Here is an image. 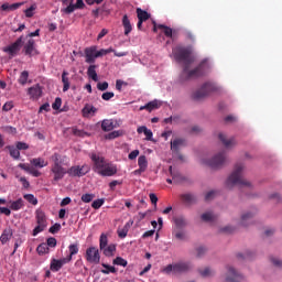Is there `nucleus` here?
Returning <instances> with one entry per match:
<instances>
[{
  "label": "nucleus",
  "instance_id": "37998d69",
  "mask_svg": "<svg viewBox=\"0 0 282 282\" xmlns=\"http://www.w3.org/2000/svg\"><path fill=\"white\" fill-rule=\"evenodd\" d=\"M200 218L206 223H213L217 219V216H215L213 213H205L200 216Z\"/></svg>",
  "mask_w": 282,
  "mask_h": 282
},
{
  "label": "nucleus",
  "instance_id": "412c9836",
  "mask_svg": "<svg viewBox=\"0 0 282 282\" xmlns=\"http://www.w3.org/2000/svg\"><path fill=\"white\" fill-rule=\"evenodd\" d=\"M253 217H254V214L251 213V212H248V213H246V214H243V215L241 216V221H240V224H241L245 228H247V226H249V225L252 223Z\"/></svg>",
  "mask_w": 282,
  "mask_h": 282
},
{
  "label": "nucleus",
  "instance_id": "f3484780",
  "mask_svg": "<svg viewBox=\"0 0 282 282\" xmlns=\"http://www.w3.org/2000/svg\"><path fill=\"white\" fill-rule=\"evenodd\" d=\"M153 32H158V29L163 30V33L166 37H171L173 39V29H171L170 26H166L164 24H156V22H153Z\"/></svg>",
  "mask_w": 282,
  "mask_h": 282
},
{
  "label": "nucleus",
  "instance_id": "bb28decb",
  "mask_svg": "<svg viewBox=\"0 0 282 282\" xmlns=\"http://www.w3.org/2000/svg\"><path fill=\"white\" fill-rule=\"evenodd\" d=\"M130 228H131V224L126 223L121 229H118L117 235H118L119 239H126V237H128V232H129Z\"/></svg>",
  "mask_w": 282,
  "mask_h": 282
},
{
  "label": "nucleus",
  "instance_id": "e2e57ef3",
  "mask_svg": "<svg viewBox=\"0 0 282 282\" xmlns=\"http://www.w3.org/2000/svg\"><path fill=\"white\" fill-rule=\"evenodd\" d=\"M95 198L94 194H85L82 196V200L84 203H90Z\"/></svg>",
  "mask_w": 282,
  "mask_h": 282
},
{
  "label": "nucleus",
  "instance_id": "c85d7f7f",
  "mask_svg": "<svg viewBox=\"0 0 282 282\" xmlns=\"http://www.w3.org/2000/svg\"><path fill=\"white\" fill-rule=\"evenodd\" d=\"M101 251H104V256L106 258L113 257V253L117 251V246L113 243H110L107 247H105L104 249H101Z\"/></svg>",
  "mask_w": 282,
  "mask_h": 282
},
{
  "label": "nucleus",
  "instance_id": "6e6552de",
  "mask_svg": "<svg viewBox=\"0 0 282 282\" xmlns=\"http://www.w3.org/2000/svg\"><path fill=\"white\" fill-rule=\"evenodd\" d=\"M85 258L87 262L90 264H95V265L99 264L100 263L99 249L97 247H88V249L86 250Z\"/></svg>",
  "mask_w": 282,
  "mask_h": 282
},
{
  "label": "nucleus",
  "instance_id": "4be33fe9",
  "mask_svg": "<svg viewBox=\"0 0 282 282\" xmlns=\"http://www.w3.org/2000/svg\"><path fill=\"white\" fill-rule=\"evenodd\" d=\"M21 6H23V2L13 3V4L3 3V4L0 7V10H1V11H4V12L17 11L19 8H21Z\"/></svg>",
  "mask_w": 282,
  "mask_h": 282
},
{
  "label": "nucleus",
  "instance_id": "2f4dec72",
  "mask_svg": "<svg viewBox=\"0 0 282 282\" xmlns=\"http://www.w3.org/2000/svg\"><path fill=\"white\" fill-rule=\"evenodd\" d=\"M96 69H97L96 65H90L88 66V70H87L88 78H90L95 83L98 82V74Z\"/></svg>",
  "mask_w": 282,
  "mask_h": 282
},
{
  "label": "nucleus",
  "instance_id": "a878e982",
  "mask_svg": "<svg viewBox=\"0 0 282 282\" xmlns=\"http://www.w3.org/2000/svg\"><path fill=\"white\" fill-rule=\"evenodd\" d=\"M113 129L115 123L112 119H104V121H101V130H104L105 132L112 131Z\"/></svg>",
  "mask_w": 282,
  "mask_h": 282
},
{
  "label": "nucleus",
  "instance_id": "052dcab7",
  "mask_svg": "<svg viewBox=\"0 0 282 282\" xmlns=\"http://www.w3.org/2000/svg\"><path fill=\"white\" fill-rule=\"evenodd\" d=\"M104 204H105V199L101 198V199L95 200V202L91 204V206H93V208H95V209H99Z\"/></svg>",
  "mask_w": 282,
  "mask_h": 282
},
{
  "label": "nucleus",
  "instance_id": "49530a36",
  "mask_svg": "<svg viewBox=\"0 0 282 282\" xmlns=\"http://www.w3.org/2000/svg\"><path fill=\"white\" fill-rule=\"evenodd\" d=\"M174 223L176 225V228H184L186 226V219L184 217L174 218Z\"/></svg>",
  "mask_w": 282,
  "mask_h": 282
},
{
  "label": "nucleus",
  "instance_id": "bf43d9fd",
  "mask_svg": "<svg viewBox=\"0 0 282 282\" xmlns=\"http://www.w3.org/2000/svg\"><path fill=\"white\" fill-rule=\"evenodd\" d=\"M108 88H109L108 82L97 84V89H99V91H106Z\"/></svg>",
  "mask_w": 282,
  "mask_h": 282
},
{
  "label": "nucleus",
  "instance_id": "4468645a",
  "mask_svg": "<svg viewBox=\"0 0 282 282\" xmlns=\"http://www.w3.org/2000/svg\"><path fill=\"white\" fill-rule=\"evenodd\" d=\"M86 63L93 64L96 63V46L87 47L85 50Z\"/></svg>",
  "mask_w": 282,
  "mask_h": 282
},
{
  "label": "nucleus",
  "instance_id": "cd10ccee",
  "mask_svg": "<svg viewBox=\"0 0 282 282\" xmlns=\"http://www.w3.org/2000/svg\"><path fill=\"white\" fill-rule=\"evenodd\" d=\"M68 72L64 70L62 74V83H63V93H67L70 88V83H69V78H68Z\"/></svg>",
  "mask_w": 282,
  "mask_h": 282
},
{
  "label": "nucleus",
  "instance_id": "4c0bfd02",
  "mask_svg": "<svg viewBox=\"0 0 282 282\" xmlns=\"http://www.w3.org/2000/svg\"><path fill=\"white\" fill-rule=\"evenodd\" d=\"M112 264L117 265V267L127 268L128 267V261L126 259H123L122 257H116L112 260Z\"/></svg>",
  "mask_w": 282,
  "mask_h": 282
},
{
  "label": "nucleus",
  "instance_id": "338daca9",
  "mask_svg": "<svg viewBox=\"0 0 282 282\" xmlns=\"http://www.w3.org/2000/svg\"><path fill=\"white\" fill-rule=\"evenodd\" d=\"M18 167H20L21 170H23V171H25L26 173L31 174L32 167H30L29 164L20 163V164L18 165Z\"/></svg>",
  "mask_w": 282,
  "mask_h": 282
},
{
  "label": "nucleus",
  "instance_id": "e433bc0d",
  "mask_svg": "<svg viewBox=\"0 0 282 282\" xmlns=\"http://www.w3.org/2000/svg\"><path fill=\"white\" fill-rule=\"evenodd\" d=\"M36 223L37 225L47 226L46 216L42 210H36Z\"/></svg>",
  "mask_w": 282,
  "mask_h": 282
},
{
  "label": "nucleus",
  "instance_id": "f257e3e1",
  "mask_svg": "<svg viewBox=\"0 0 282 282\" xmlns=\"http://www.w3.org/2000/svg\"><path fill=\"white\" fill-rule=\"evenodd\" d=\"M172 54L177 63H184L183 70L180 75L181 84L197 79L205 75L208 67L206 59L202 61L195 68L191 69V65L193 63V58L191 57V48L176 46L172 50Z\"/></svg>",
  "mask_w": 282,
  "mask_h": 282
},
{
  "label": "nucleus",
  "instance_id": "3c124183",
  "mask_svg": "<svg viewBox=\"0 0 282 282\" xmlns=\"http://www.w3.org/2000/svg\"><path fill=\"white\" fill-rule=\"evenodd\" d=\"M46 226L37 224V226L33 229V237H36V235H40V232H43L45 230Z\"/></svg>",
  "mask_w": 282,
  "mask_h": 282
},
{
  "label": "nucleus",
  "instance_id": "9b49d317",
  "mask_svg": "<svg viewBox=\"0 0 282 282\" xmlns=\"http://www.w3.org/2000/svg\"><path fill=\"white\" fill-rule=\"evenodd\" d=\"M89 166L88 165H84V166H73L67 173L70 176H78L82 177L84 175H86L89 172Z\"/></svg>",
  "mask_w": 282,
  "mask_h": 282
},
{
  "label": "nucleus",
  "instance_id": "423d86ee",
  "mask_svg": "<svg viewBox=\"0 0 282 282\" xmlns=\"http://www.w3.org/2000/svg\"><path fill=\"white\" fill-rule=\"evenodd\" d=\"M204 164L212 169H220L226 163V152H218L209 161H203Z\"/></svg>",
  "mask_w": 282,
  "mask_h": 282
},
{
  "label": "nucleus",
  "instance_id": "13d9d810",
  "mask_svg": "<svg viewBox=\"0 0 282 282\" xmlns=\"http://www.w3.org/2000/svg\"><path fill=\"white\" fill-rule=\"evenodd\" d=\"M62 226L56 223L50 228L48 232H51L52 235H56V232H59Z\"/></svg>",
  "mask_w": 282,
  "mask_h": 282
},
{
  "label": "nucleus",
  "instance_id": "c03bdc74",
  "mask_svg": "<svg viewBox=\"0 0 282 282\" xmlns=\"http://www.w3.org/2000/svg\"><path fill=\"white\" fill-rule=\"evenodd\" d=\"M36 252L40 256H44V254H47L50 252V248L47 247L46 243H41V245L37 246Z\"/></svg>",
  "mask_w": 282,
  "mask_h": 282
},
{
  "label": "nucleus",
  "instance_id": "603ef678",
  "mask_svg": "<svg viewBox=\"0 0 282 282\" xmlns=\"http://www.w3.org/2000/svg\"><path fill=\"white\" fill-rule=\"evenodd\" d=\"M36 4H32L29 9L24 11L26 18H32L34 15L33 11L36 10Z\"/></svg>",
  "mask_w": 282,
  "mask_h": 282
},
{
  "label": "nucleus",
  "instance_id": "393cba45",
  "mask_svg": "<svg viewBox=\"0 0 282 282\" xmlns=\"http://www.w3.org/2000/svg\"><path fill=\"white\" fill-rule=\"evenodd\" d=\"M170 174L172 176V181L174 184H180L182 181H184V176L180 174L178 172L173 171V166L169 167Z\"/></svg>",
  "mask_w": 282,
  "mask_h": 282
},
{
  "label": "nucleus",
  "instance_id": "69168bd1",
  "mask_svg": "<svg viewBox=\"0 0 282 282\" xmlns=\"http://www.w3.org/2000/svg\"><path fill=\"white\" fill-rule=\"evenodd\" d=\"M271 263L275 267V268H282V261L278 258L271 257Z\"/></svg>",
  "mask_w": 282,
  "mask_h": 282
},
{
  "label": "nucleus",
  "instance_id": "b1692460",
  "mask_svg": "<svg viewBox=\"0 0 282 282\" xmlns=\"http://www.w3.org/2000/svg\"><path fill=\"white\" fill-rule=\"evenodd\" d=\"M219 140L227 149H230L231 147L236 145L235 138L227 139L226 134L224 133H219Z\"/></svg>",
  "mask_w": 282,
  "mask_h": 282
},
{
  "label": "nucleus",
  "instance_id": "dca6fc26",
  "mask_svg": "<svg viewBox=\"0 0 282 282\" xmlns=\"http://www.w3.org/2000/svg\"><path fill=\"white\" fill-rule=\"evenodd\" d=\"M14 235V232L12 231V228H6L1 236H0V242L2 246H6L8 243V241H10V239H12V236Z\"/></svg>",
  "mask_w": 282,
  "mask_h": 282
},
{
  "label": "nucleus",
  "instance_id": "864d4df0",
  "mask_svg": "<svg viewBox=\"0 0 282 282\" xmlns=\"http://www.w3.org/2000/svg\"><path fill=\"white\" fill-rule=\"evenodd\" d=\"M23 197H24L25 200H28L32 205H36L37 204V199L32 194H26Z\"/></svg>",
  "mask_w": 282,
  "mask_h": 282
},
{
  "label": "nucleus",
  "instance_id": "ea45409f",
  "mask_svg": "<svg viewBox=\"0 0 282 282\" xmlns=\"http://www.w3.org/2000/svg\"><path fill=\"white\" fill-rule=\"evenodd\" d=\"M108 247V236L106 234H101L99 237V250H105Z\"/></svg>",
  "mask_w": 282,
  "mask_h": 282
},
{
  "label": "nucleus",
  "instance_id": "c9c22d12",
  "mask_svg": "<svg viewBox=\"0 0 282 282\" xmlns=\"http://www.w3.org/2000/svg\"><path fill=\"white\" fill-rule=\"evenodd\" d=\"M138 166H139V169H141V171L145 172L148 170L149 163H148V159H147V156L144 154L139 156V159H138Z\"/></svg>",
  "mask_w": 282,
  "mask_h": 282
},
{
  "label": "nucleus",
  "instance_id": "de8ad7c7",
  "mask_svg": "<svg viewBox=\"0 0 282 282\" xmlns=\"http://www.w3.org/2000/svg\"><path fill=\"white\" fill-rule=\"evenodd\" d=\"M112 98H115V93H112V91H106V93L101 94V99L104 101H110Z\"/></svg>",
  "mask_w": 282,
  "mask_h": 282
},
{
  "label": "nucleus",
  "instance_id": "1a4fd4ad",
  "mask_svg": "<svg viewBox=\"0 0 282 282\" xmlns=\"http://www.w3.org/2000/svg\"><path fill=\"white\" fill-rule=\"evenodd\" d=\"M226 282H243L245 276L240 274L237 270H235L232 267H227V273H226Z\"/></svg>",
  "mask_w": 282,
  "mask_h": 282
},
{
  "label": "nucleus",
  "instance_id": "39448f33",
  "mask_svg": "<svg viewBox=\"0 0 282 282\" xmlns=\"http://www.w3.org/2000/svg\"><path fill=\"white\" fill-rule=\"evenodd\" d=\"M215 91H217V86L215 84L205 83L199 89L192 94V99L194 101H200Z\"/></svg>",
  "mask_w": 282,
  "mask_h": 282
},
{
  "label": "nucleus",
  "instance_id": "a18cd8bd",
  "mask_svg": "<svg viewBox=\"0 0 282 282\" xmlns=\"http://www.w3.org/2000/svg\"><path fill=\"white\" fill-rule=\"evenodd\" d=\"M28 79H29V73L28 70H23L18 79V83L21 85V86H24L26 83H28Z\"/></svg>",
  "mask_w": 282,
  "mask_h": 282
},
{
  "label": "nucleus",
  "instance_id": "aec40b11",
  "mask_svg": "<svg viewBox=\"0 0 282 282\" xmlns=\"http://www.w3.org/2000/svg\"><path fill=\"white\" fill-rule=\"evenodd\" d=\"M181 200L185 205L191 206V205H194L197 202V198H196V196L194 194L186 193V194L181 195Z\"/></svg>",
  "mask_w": 282,
  "mask_h": 282
},
{
  "label": "nucleus",
  "instance_id": "0e129e2a",
  "mask_svg": "<svg viewBox=\"0 0 282 282\" xmlns=\"http://www.w3.org/2000/svg\"><path fill=\"white\" fill-rule=\"evenodd\" d=\"M57 245V240L54 237L47 239L46 246L47 248H55Z\"/></svg>",
  "mask_w": 282,
  "mask_h": 282
},
{
  "label": "nucleus",
  "instance_id": "ddd939ff",
  "mask_svg": "<svg viewBox=\"0 0 282 282\" xmlns=\"http://www.w3.org/2000/svg\"><path fill=\"white\" fill-rule=\"evenodd\" d=\"M52 173L54 174V181L57 182L64 177L66 170L62 165H52Z\"/></svg>",
  "mask_w": 282,
  "mask_h": 282
},
{
  "label": "nucleus",
  "instance_id": "f704fd0d",
  "mask_svg": "<svg viewBox=\"0 0 282 282\" xmlns=\"http://www.w3.org/2000/svg\"><path fill=\"white\" fill-rule=\"evenodd\" d=\"M101 267L104 269H101V273L105 275H109L110 273L116 274L117 273V269L113 265H109L107 263H101Z\"/></svg>",
  "mask_w": 282,
  "mask_h": 282
},
{
  "label": "nucleus",
  "instance_id": "20e7f679",
  "mask_svg": "<svg viewBox=\"0 0 282 282\" xmlns=\"http://www.w3.org/2000/svg\"><path fill=\"white\" fill-rule=\"evenodd\" d=\"M191 270H192L191 262L181 261L173 264H167L166 267L161 269V272L166 275H171L172 273L173 274L188 273Z\"/></svg>",
  "mask_w": 282,
  "mask_h": 282
},
{
  "label": "nucleus",
  "instance_id": "5fc2aeb1",
  "mask_svg": "<svg viewBox=\"0 0 282 282\" xmlns=\"http://www.w3.org/2000/svg\"><path fill=\"white\" fill-rule=\"evenodd\" d=\"M14 108V104L12 101H7L2 106V111L8 112L11 111Z\"/></svg>",
  "mask_w": 282,
  "mask_h": 282
},
{
  "label": "nucleus",
  "instance_id": "a19ab883",
  "mask_svg": "<svg viewBox=\"0 0 282 282\" xmlns=\"http://www.w3.org/2000/svg\"><path fill=\"white\" fill-rule=\"evenodd\" d=\"M24 206V202L22 198H19L18 200L11 202L10 208L12 210H20Z\"/></svg>",
  "mask_w": 282,
  "mask_h": 282
},
{
  "label": "nucleus",
  "instance_id": "c756f323",
  "mask_svg": "<svg viewBox=\"0 0 282 282\" xmlns=\"http://www.w3.org/2000/svg\"><path fill=\"white\" fill-rule=\"evenodd\" d=\"M122 25L124 29V35H129L132 32V25L128 15L122 17Z\"/></svg>",
  "mask_w": 282,
  "mask_h": 282
},
{
  "label": "nucleus",
  "instance_id": "9d476101",
  "mask_svg": "<svg viewBox=\"0 0 282 282\" xmlns=\"http://www.w3.org/2000/svg\"><path fill=\"white\" fill-rule=\"evenodd\" d=\"M23 52L25 55L30 56L39 54L35 47V41L33 39H24L23 40Z\"/></svg>",
  "mask_w": 282,
  "mask_h": 282
},
{
  "label": "nucleus",
  "instance_id": "f03ea898",
  "mask_svg": "<svg viewBox=\"0 0 282 282\" xmlns=\"http://www.w3.org/2000/svg\"><path fill=\"white\" fill-rule=\"evenodd\" d=\"M90 161H93V171L101 176H113L118 170L115 165L108 163L102 154L91 152L89 154Z\"/></svg>",
  "mask_w": 282,
  "mask_h": 282
},
{
  "label": "nucleus",
  "instance_id": "a211bd4d",
  "mask_svg": "<svg viewBox=\"0 0 282 282\" xmlns=\"http://www.w3.org/2000/svg\"><path fill=\"white\" fill-rule=\"evenodd\" d=\"M97 111V108L90 104H86L82 110L84 118H91L96 115Z\"/></svg>",
  "mask_w": 282,
  "mask_h": 282
},
{
  "label": "nucleus",
  "instance_id": "7ed1b4c3",
  "mask_svg": "<svg viewBox=\"0 0 282 282\" xmlns=\"http://www.w3.org/2000/svg\"><path fill=\"white\" fill-rule=\"evenodd\" d=\"M243 170H245V165L242 163L236 164L234 172L231 173V175L228 177L226 182V185L228 188H231L235 185H239L241 188L252 187L251 183L243 178L242 176Z\"/></svg>",
  "mask_w": 282,
  "mask_h": 282
},
{
  "label": "nucleus",
  "instance_id": "4d7b16f0",
  "mask_svg": "<svg viewBox=\"0 0 282 282\" xmlns=\"http://www.w3.org/2000/svg\"><path fill=\"white\" fill-rule=\"evenodd\" d=\"M61 106H62V99H61V97H57L52 105L53 110H55V111L59 110Z\"/></svg>",
  "mask_w": 282,
  "mask_h": 282
},
{
  "label": "nucleus",
  "instance_id": "09e8293b",
  "mask_svg": "<svg viewBox=\"0 0 282 282\" xmlns=\"http://www.w3.org/2000/svg\"><path fill=\"white\" fill-rule=\"evenodd\" d=\"M127 87L128 86V83L127 82H123L121 79H117L116 80V90L121 93L122 91V87Z\"/></svg>",
  "mask_w": 282,
  "mask_h": 282
},
{
  "label": "nucleus",
  "instance_id": "f8f14e48",
  "mask_svg": "<svg viewBox=\"0 0 282 282\" xmlns=\"http://www.w3.org/2000/svg\"><path fill=\"white\" fill-rule=\"evenodd\" d=\"M69 263L68 261H66V258L63 259H52L51 261V265L50 269L52 272H58L65 264Z\"/></svg>",
  "mask_w": 282,
  "mask_h": 282
},
{
  "label": "nucleus",
  "instance_id": "6ab92c4d",
  "mask_svg": "<svg viewBox=\"0 0 282 282\" xmlns=\"http://www.w3.org/2000/svg\"><path fill=\"white\" fill-rule=\"evenodd\" d=\"M186 145V141L183 138H176L171 141V150L174 153H180V148Z\"/></svg>",
  "mask_w": 282,
  "mask_h": 282
},
{
  "label": "nucleus",
  "instance_id": "473e14b6",
  "mask_svg": "<svg viewBox=\"0 0 282 282\" xmlns=\"http://www.w3.org/2000/svg\"><path fill=\"white\" fill-rule=\"evenodd\" d=\"M198 273L202 278H213L215 275V271L210 269L209 267H206L205 269H198Z\"/></svg>",
  "mask_w": 282,
  "mask_h": 282
},
{
  "label": "nucleus",
  "instance_id": "680f3d73",
  "mask_svg": "<svg viewBox=\"0 0 282 282\" xmlns=\"http://www.w3.org/2000/svg\"><path fill=\"white\" fill-rule=\"evenodd\" d=\"M17 149L19 151H25L29 149L28 143H23L22 141H18V143L15 144Z\"/></svg>",
  "mask_w": 282,
  "mask_h": 282
},
{
  "label": "nucleus",
  "instance_id": "6e6d98bb",
  "mask_svg": "<svg viewBox=\"0 0 282 282\" xmlns=\"http://www.w3.org/2000/svg\"><path fill=\"white\" fill-rule=\"evenodd\" d=\"M52 161L54 162L53 165H62L61 154L55 152V154L52 156Z\"/></svg>",
  "mask_w": 282,
  "mask_h": 282
},
{
  "label": "nucleus",
  "instance_id": "72a5a7b5",
  "mask_svg": "<svg viewBox=\"0 0 282 282\" xmlns=\"http://www.w3.org/2000/svg\"><path fill=\"white\" fill-rule=\"evenodd\" d=\"M7 149L9 150L10 156L14 160L21 159V152H19V148H14V145H7Z\"/></svg>",
  "mask_w": 282,
  "mask_h": 282
},
{
  "label": "nucleus",
  "instance_id": "2eb2a0df",
  "mask_svg": "<svg viewBox=\"0 0 282 282\" xmlns=\"http://www.w3.org/2000/svg\"><path fill=\"white\" fill-rule=\"evenodd\" d=\"M28 94L31 99L37 100L42 96V89L40 85H34L28 89Z\"/></svg>",
  "mask_w": 282,
  "mask_h": 282
},
{
  "label": "nucleus",
  "instance_id": "7c9ffc66",
  "mask_svg": "<svg viewBox=\"0 0 282 282\" xmlns=\"http://www.w3.org/2000/svg\"><path fill=\"white\" fill-rule=\"evenodd\" d=\"M135 12H137L138 20L140 21L145 22L151 19V14L142 10L141 8H137Z\"/></svg>",
  "mask_w": 282,
  "mask_h": 282
},
{
  "label": "nucleus",
  "instance_id": "774afa93",
  "mask_svg": "<svg viewBox=\"0 0 282 282\" xmlns=\"http://www.w3.org/2000/svg\"><path fill=\"white\" fill-rule=\"evenodd\" d=\"M216 194H217L216 191H210V192H208V193L206 194L205 199H206V200H210V199H213V198L216 196Z\"/></svg>",
  "mask_w": 282,
  "mask_h": 282
},
{
  "label": "nucleus",
  "instance_id": "79ce46f5",
  "mask_svg": "<svg viewBox=\"0 0 282 282\" xmlns=\"http://www.w3.org/2000/svg\"><path fill=\"white\" fill-rule=\"evenodd\" d=\"M161 107V102L159 100H152L147 104V108L149 112L156 110Z\"/></svg>",
  "mask_w": 282,
  "mask_h": 282
},
{
  "label": "nucleus",
  "instance_id": "0eeeda50",
  "mask_svg": "<svg viewBox=\"0 0 282 282\" xmlns=\"http://www.w3.org/2000/svg\"><path fill=\"white\" fill-rule=\"evenodd\" d=\"M24 35H21L15 42L11 45L3 47V52L8 53L11 57L17 56L21 52L23 45Z\"/></svg>",
  "mask_w": 282,
  "mask_h": 282
},
{
  "label": "nucleus",
  "instance_id": "5701e85b",
  "mask_svg": "<svg viewBox=\"0 0 282 282\" xmlns=\"http://www.w3.org/2000/svg\"><path fill=\"white\" fill-rule=\"evenodd\" d=\"M68 250H69V256H67L65 259L69 263L73 260V257L78 254V252H79L78 243L69 245Z\"/></svg>",
  "mask_w": 282,
  "mask_h": 282
},
{
  "label": "nucleus",
  "instance_id": "8fccbe9b",
  "mask_svg": "<svg viewBox=\"0 0 282 282\" xmlns=\"http://www.w3.org/2000/svg\"><path fill=\"white\" fill-rule=\"evenodd\" d=\"M77 8L75 7V4H73V1L70 2V4L65 8V9H62L61 12L65 13V14H70L73 13Z\"/></svg>",
  "mask_w": 282,
  "mask_h": 282
},
{
  "label": "nucleus",
  "instance_id": "58836bf2",
  "mask_svg": "<svg viewBox=\"0 0 282 282\" xmlns=\"http://www.w3.org/2000/svg\"><path fill=\"white\" fill-rule=\"evenodd\" d=\"M31 164H32L33 166L40 167V169L45 167V166L48 165V163L45 162V161H44L43 159H41V158L33 159V160L31 161Z\"/></svg>",
  "mask_w": 282,
  "mask_h": 282
}]
</instances>
